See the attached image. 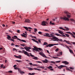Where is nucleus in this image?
<instances>
[{
  "label": "nucleus",
  "mask_w": 75,
  "mask_h": 75,
  "mask_svg": "<svg viewBox=\"0 0 75 75\" xmlns=\"http://www.w3.org/2000/svg\"><path fill=\"white\" fill-rule=\"evenodd\" d=\"M45 36L48 37H51L50 38V39L53 40H52V41H61L60 40L58 39V38L55 37V36H54V35L52 34H50V35L48 33H46L45 35Z\"/></svg>",
  "instance_id": "1"
},
{
  "label": "nucleus",
  "mask_w": 75,
  "mask_h": 75,
  "mask_svg": "<svg viewBox=\"0 0 75 75\" xmlns=\"http://www.w3.org/2000/svg\"><path fill=\"white\" fill-rule=\"evenodd\" d=\"M24 28H25V30H26V31H28L29 32H31V30H32L33 28L30 27H23Z\"/></svg>",
  "instance_id": "2"
},
{
  "label": "nucleus",
  "mask_w": 75,
  "mask_h": 75,
  "mask_svg": "<svg viewBox=\"0 0 75 75\" xmlns=\"http://www.w3.org/2000/svg\"><path fill=\"white\" fill-rule=\"evenodd\" d=\"M60 19L63 20L65 21H69V19L66 16H64L63 17H61L60 18Z\"/></svg>",
  "instance_id": "3"
},
{
  "label": "nucleus",
  "mask_w": 75,
  "mask_h": 75,
  "mask_svg": "<svg viewBox=\"0 0 75 75\" xmlns=\"http://www.w3.org/2000/svg\"><path fill=\"white\" fill-rule=\"evenodd\" d=\"M56 66H57V68L60 69H61L63 67H67V66L62 65H61L59 66H58V65H56Z\"/></svg>",
  "instance_id": "4"
},
{
  "label": "nucleus",
  "mask_w": 75,
  "mask_h": 75,
  "mask_svg": "<svg viewBox=\"0 0 75 75\" xmlns=\"http://www.w3.org/2000/svg\"><path fill=\"white\" fill-rule=\"evenodd\" d=\"M64 13H65V14H67L66 15L67 16V17H68V18H70V17H71V15H69V13L67 11H64Z\"/></svg>",
  "instance_id": "5"
},
{
  "label": "nucleus",
  "mask_w": 75,
  "mask_h": 75,
  "mask_svg": "<svg viewBox=\"0 0 75 75\" xmlns=\"http://www.w3.org/2000/svg\"><path fill=\"white\" fill-rule=\"evenodd\" d=\"M39 54H40V55H42V57H45V58H49L48 57H47V56H45V55L44 54L42 53L41 52L39 53Z\"/></svg>",
  "instance_id": "6"
},
{
  "label": "nucleus",
  "mask_w": 75,
  "mask_h": 75,
  "mask_svg": "<svg viewBox=\"0 0 75 75\" xmlns=\"http://www.w3.org/2000/svg\"><path fill=\"white\" fill-rule=\"evenodd\" d=\"M46 47H52L53 46V44H47L46 45Z\"/></svg>",
  "instance_id": "7"
},
{
  "label": "nucleus",
  "mask_w": 75,
  "mask_h": 75,
  "mask_svg": "<svg viewBox=\"0 0 75 75\" xmlns=\"http://www.w3.org/2000/svg\"><path fill=\"white\" fill-rule=\"evenodd\" d=\"M12 38L13 39H14V40H16V39L18 40H20V39L18 38V37H17V36H14L13 37H12Z\"/></svg>",
  "instance_id": "8"
},
{
  "label": "nucleus",
  "mask_w": 75,
  "mask_h": 75,
  "mask_svg": "<svg viewBox=\"0 0 75 75\" xmlns=\"http://www.w3.org/2000/svg\"><path fill=\"white\" fill-rule=\"evenodd\" d=\"M14 57L17 58H18L19 59H21L22 58H21V56L19 55V56H17L16 55H14Z\"/></svg>",
  "instance_id": "9"
},
{
  "label": "nucleus",
  "mask_w": 75,
  "mask_h": 75,
  "mask_svg": "<svg viewBox=\"0 0 75 75\" xmlns=\"http://www.w3.org/2000/svg\"><path fill=\"white\" fill-rule=\"evenodd\" d=\"M42 25H43V26H45V25H46V22L45 21H43L42 22Z\"/></svg>",
  "instance_id": "10"
},
{
  "label": "nucleus",
  "mask_w": 75,
  "mask_h": 75,
  "mask_svg": "<svg viewBox=\"0 0 75 75\" xmlns=\"http://www.w3.org/2000/svg\"><path fill=\"white\" fill-rule=\"evenodd\" d=\"M33 50H34V51H36L39 52V50H37V47H34V48H33Z\"/></svg>",
  "instance_id": "11"
},
{
  "label": "nucleus",
  "mask_w": 75,
  "mask_h": 75,
  "mask_svg": "<svg viewBox=\"0 0 75 75\" xmlns=\"http://www.w3.org/2000/svg\"><path fill=\"white\" fill-rule=\"evenodd\" d=\"M62 62V63H63V64H65V65H68V64H69V62H67V61Z\"/></svg>",
  "instance_id": "12"
},
{
  "label": "nucleus",
  "mask_w": 75,
  "mask_h": 75,
  "mask_svg": "<svg viewBox=\"0 0 75 75\" xmlns=\"http://www.w3.org/2000/svg\"><path fill=\"white\" fill-rule=\"evenodd\" d=\"M25 23H30L31 21L29 19H25Z\"/></svg>",
  "instance_id": "13"
},
{
  "label": "nucleus",
  "mask_w": 75,
  "mask_h": 75,
  "mask_svg": "<svg viewBox=\"0 0 75 75\" xmlns=\"http://www.w3.org/2000/svg\"><path fill=\"white\" fill-rule=\"evenodd\" d=\"M64 42H66L67 44H69L70 45H71V43L69 42H69V41H67L66 40H64Z\"/></svg>",
  "instance_id": "14"
},
{
  "label": "nucleus",
  "mask_w": 75,
  "mask_h": 75,
  "mask_svg": "<svg viewBox=\"0 0 75 75\" xmlns=\"http://www.w3.org/2000/svg\"><path fill=\"white\" fill-rule=\"evenodd\" d=\"M64 28L66 29H64V31H69V28L67 27H65Z\"/></svg>",
  "instance_id": "15"
},
{
  "label": "nucleus",
  "mask_w": 75,
  "mask_h": 75,
  "mask_svg": "<svg viewBox=\"0 0 75 75\" xmlns=\"http://www.w3.org/2000/svg\"><path fill=\"white\" fill-rule=\"evenodd\" d=\"M42 62H44L45 63H48V60L47 59H45V60L42 61Z\"/></svg>",
  "instance_id": "16"
},
{
  "label": "nucleus",
  "mask_w": 75,
  "mask_h": 75,
  "mask_svg": "<svg viewBox=\"0 0 75 75\" xmlns=\"http://www.w3.org/2000/svg\"><path fill=\"white\" fill-rule=\"evenodd\" d=\"M58 33H59L61 34H64V33H63V32L61 31L60 30H58Z\"/></svg>",
  "instance_id": "17"
},
{
  "label": "nucleus",
  "mask_w": 75,
  "mask_h": 75,
  "mask_svg": "<svg viewBox=\"0 0 75 75\" xmlns=\"http://www.w3.org/2000/svg\"><path fill=\"white\" fill-rule=\"evenodd\" d=\"M22 53H23L25 54V53L26 54V53H27V52L25 51L24 50H22Z\"/></svg>",
  "instance_id": "18"
},
{
  "label": "nucleus",
  "mask_w": 75,
  "mask_h": 75,
  "mask_svg": "<svg viewBox=\"0 0 75 75\" xmlns=\"http://www.w3.org/2000/svg\"><path fill=\"white\" fill-rule=\"evenodd\" d=\"M19 41H22V42H26V41L25 40H21L20 39H19Z\"/></svg>",
  "instance_id": "19"
},
{
  "label": "nucleus",
  "mask_w": 75,
  "mask_h": 75,
  "mask_svg": "<svg viewBox=\"0 0 75 75\" xmlns=\"http://www.w3.org/2000/svg\"><path fill=\"white\" fill-rule=\"evenodd\" d=\"M35 73H32V74L30 73H28V75H35Z\"/></svg>",
  "instance_id": "20"
},
{
  "label": "nucleus",
  "mask_w": 75,
  "mask_h": 75,
  "mask_svg": "<svg viewBox=\"0 0 75 75\" xmlns=\"http://www.w3.org/2000/svg\"><path fill=\"white\" fill-rule=\"evenodd\" d=\"M69 51L71 54H72H72H74V52H73L72 50H71L69 49Z\"/></svg>",
  "instance_id": "21"
},
{
  "label": "nucleus",
  "mask_w": 75,
  "mask_h": 75,
  "mask_svg": "<svg viewBox=\"0 0 75 75\" xmlns=\"http://www.w3.org/2000/svg\"><path fill=\"white\" fill-rule=\"evenodd\" d=\"M33 59H35L36 60H37V59H38V57H34L33 58Z\"/></svg>",
  "instance_id": "22"
},
{
  "label": "nucleus",
  "mask_w": 75,
  "mask_h": 75,
  "mask_svg": "<svg viewBox=\"0 0 75 75\" xmlns=\"http://www.w3.org/2000/svg\"><path fill=\"white\" fill-rule=\"evenodd\" d=\"M7 36L8 37L7 38V39H11V37H10V36L9 35H7Z\"/></svg>",
  "instance_id": "23"
},
{
  "label": "nucleus",
  "mask_w": 75,
  "mask_h": 75,
  "mask_svg": "<svg viewBox=\"0 0 75 75\" xmlns=\"http://www.w3.org/2000/svg\"><path fill=\"white\" fill-rule=\"evenodd\" d=\"M25 55H27V56H28V57H30V55H29V54H28V52H27V53H25Z\"/></svg>",
  "instance_id": "24"
},
{
  "label": "nucleus",
  "mask_w": 75,
  "mask_h": 75,
  "mask_svg": "<svg viewBox=\"0 0 75 75\" xmlns=\"http://www.w3.org/2000/svg\"><path fill=\"white\" fill-rule=\"evenodd\" d=\"M27 68L28 69H29V70H31V71H32V70H33L34 69L31 68V67H27Z\"/></svg>",
  "instance_id": "25"
},
{
  "label": "nucleus",
  "mask_w": 75,
  "mask_h": 75,
  "mask_svg": "<svg viewBox=\"0 0 75 75\" xmlns=\"http://www.w3.org/2000/svg\"><path fill=\"white\" fill-rule=\"evenodd\" d=\"M50 57H52V58H53L54 59H57V58H58V57H51V55H48Z\"/></svg>",
  "instance_id": "26"
},
{
  "label": "nucleus",
  "mask_w": 75,
  "mask_h": 75,
  "mask_svg": "<svg viewBox=\"0 0 75 75\" xmlns=\"http://www.w3.org/2000/svg\"><path fill=\"white\" fill-rule=\"evenodd\" d=\"M50 64L52 63V64H55V62H54L51 61V62H50Z\"/></svg>",
  "instance_id": "27"
},
{
  "label": "nucleus",
  "mask_w": 75,
  "mask_h": 75,
  "mask_svg": "<svg viewBox=\"0 0 75 75\" xmlns=\"http://www.w3.org/2000/svg\"><path fill=\"white\" fill-rule=\"evenodd\" d=\"M50 24L51 25H55V23H52V22L50 21Z\"/></svg>",
  "instance_id": "28"
},
{
  "label": "nucleus",
  "mask_w": 75,
  "mask_h": 75,
  "mask_svg": "<svg viewBox=\"0 0 75 75\" xmlns=\"http://www.w3.org/2000/svg\"><path fill=\"white\" fill-rule=\"evenodd\" d=\"M55 35H57V36H59V37H61V35L59 34H58L57 33H56Z\"/></svg>",
  "instance_id": "29"
},
{
  "label": "nucleus",
  "mask_w": 75,
  "mask_h": 75,
  "mask_svg": "<svg viewBox=\"0 0 75 75\" xmlns=\"http://www.w3.org/2000/svg\"><path fill=\"white\" fill-rule=\"evenodd\" d=\"M13 51H16V52H18V51H17V50L16 49L13 48Z\"/></svg>",
  "instance_id": "30"
},
{
  "label": "nucleus",
  "mask_w": 75,
  "mask_h": 75,
  "mask_svg": "<svg viewBox=\"0 0 75 75\" xmlns=\"http://www.w3.org/2000/svg\"><path fill=\"white\" fill-rule=\"evenodd\" d=\"M70 20H71V21H73V22H74V23H75V20H74V19H70Z\"/></svg>",
  "instance_id": "31"
},
{
  "label": "nucleus",
  "mask_w": 75,
  "mask_h": 75,
  "mask_svg": "<svg viewBox=\"0 0 75 75\" xmlns=\"http://www.w3.org/2000/svg\"><path fill=\"white\" fill-rule=\"evenodd\" d=\"M47 68H48V69H51V68H52V67L51 66H49V67H47Z\"/></svg>",
  "instance_id": "32"
},
{
  "label": "nucleus",
  "mask_w": 75,
  "mask_h": 75,
  "mask_svg": "<svg viewBox=\"0 0 75 75\" xmlns=\"http://www.w3.org/2000/svg\"><path fill=\"white\" fill-rule=\"evenodd\" d=\"M19 72H20V74H24V72L23 71H21L20 70L19 71Z\"/></svg>",
  "instance_id": "33"
},
{
  "label": "nucleus",
  "mask_w": 75,
  "mask_h": 75,
  "mask_svg": "<svg viewBox=\"0 0 75 75\" xmlns=\"http://www.w3.org/2000/svg\"><path fill=\"white\" fill-rule=\"evenodd\" d=\"M37 49L38 50H40V51H42V49L40 48H38L37 47Z\"/></svg>",
  "instance_id": "34"
},
{
  "label": "nucleus",
  "mask_w": 75,
  "mask_h": 75,
  "mask_svg": "<svg viewBox=\"0 0 75 75\" xmlns=\"http://www.w3.org/2000/svg\"><path fill=\"white\" fill-rule=\"evenodd\" d=\"M21 35H22V37H24L25 38H26V37H27V36H25V35L23 34H21Z\"/></svg>",
  "instance_id": "35"
},
{
  "label": "nucleus",
  "mask_w": 75,
  "mask_h": 75,
  "mask_svg": "<svg viewBox=\"0 0 75 75\" xmlns=\"http://www.w3.org/2000/svg\"><path fill=\"white\" fill-rule=\"evenodd\" d=\"M47 44H48V43L46 42H44L43 44V45H47Z\"/></svg>",
  "instance_id": "36"
},
{
  "label": "nucleus",
  "mask_w": 75,
  "mask_h": 75,
  "mask_svg": "<svg viewBox=\"0 0 75 75\" xmlns=\"http://www.w3.org/2000/svg\"><path fill=\"white\" fill-rule=\"evenodd\" d=\"M34 69H35V70H37L38 71H40V69L38 68H34Z\"/></svg>",
  "instance_id": "37"
},
{
  "label": "nucleus",
  "mask_w": 75,
  "mask_h": 75,
  "mask_svg": "<svg viewBox=\"0 0 75 75\" xmlns=\"http://www.w3.org/2000/svg\"><path fill=\"white\" fill-rule=\"evenodd\" d=\"M15 61H16V62H21V61L20 60H16Z\"/></svg>",
  "instance_id": "38"
},
{
  "label": "nucleus",
  "mask_w": 75,
  "mask_h": 75,
  "mask_svg": "<svg viewBox=\"0 0 75 75\" xmlns=\"http://www.w3.org/2000/svg\"><path fill=\"white\" fill-rule=\"evenodd\" d=\"M67 33H68L69 34H70V35H73V34H72V33H71V32H67Z\"/></svg>",
  "instance_id": "39"
},
{
  "label": "nucleus",
  "mask_w": 75,
  "mask_h": 75,
  "mask_svg": "<svg viewBox=\"0 0 75 75\" xmlns=\"http://www.w3.org/2000/svg\"><path fill=\"white\" fill-rule=\"evenodd\" d=\"M34 32H35V33H36V32L37 31H38L37 29L36 28L34 29Z\"/></svg>",
  "instance_id": "40"
},
{
  "label": "nucleus",
  "mask_w": 75,
  "mask_h": 75,
  "mask_svg": "<svg viewBox=\"0 0 75 75\" xmlns=\"http://www.w3.org/2000/svg\"><path fill=\"white\" fill-rule=\"evenodd\" d=\"M8 72L9 73H10V74H12V73H13V71H8Z\"/></svg>",
  "instance_id": "41"
},
{
  "label": "nucleus",
  "mask_w": 75,
  "mask_h": 75,
  "mask_svg": "<svg viewBox=\"0 0 75 75\" xmlns=\"http://www.w3.org/2000/svg\"><path fill=\"white\" fill-rule=\"evenodd\" d=\"M59 28H60V30H64H64H65V29H63L61 27H60Z\"/></svg>",
  "instance_id": "42"
},
{
  "label": "nucleus",
  "mask_w": 75,
  "mask_h": 75,
  "mask_svg": "<svg viewBox=\"0 0 75 75\" xmlns=\"http://www.w3.org/2000/svg\"><path fill=\"white\" fill-rule=\"evenodd\" d=\"M61 37H66V36L64 35L63 34L62 35H61Z\"/></svg>",
  "instance_id": "43"
},
{
  "label": "nucleus",
  "mask_w": 75,
  "mask_h": 75,
  "mask_svg": "<svg viewBox=\"0 0 75 75\" xmlns=\"http://www.w3.org/2000/svg\"><path fill=\"white\" fill-rule=\"evenodd\" d=\"M60 62H61V61L59 60V61H56L55 62H56L57 63H59Z\"/></svg>",
  "instance_id": "44"
},
{
  "label": "nucleus",
  "mask_w": 75,
  "mask_h": 75,
  "mask_svg": "<svg viewBox=\"0 0 75 75\" xmlns=\"http://www.w3.org/2000/svg\"><path fill=\"white\" fill-rule=\"evenodd\" d=\"M59 45V44L58 43L53 44V46H54V45Z\"/></svg>",
  "instance_id": "45"
},
{
  "label": "nucleus",
  "mask_w": 75,
  "mask_h": 75,
  "mask_svg": "<svg viewBox=\"0 0 75 75\" xmlns=\"http://www.w3.org/2000/svg\"><path fill=\"white\" fill-rule=\"evenodd\" d=\"M39 67L41 68H42V69H44V68H45V67Z\"/></svg>",
  "instance_id": "46"
},
{
  "label": "nucleus",
  "mask_w": 75,
  "mask_h": 75,
  "mask_svg": "<svg viewBox=\"0 0 75 75\" xmlns=\"http://www.w3.org/2000/svg\"><path fill=\"white\" fill-rule=\"evenodd\" d=\"M33 66H38V65H37V64H33Z\"/></svg>",
  "instance_id": "47"
},
{
  "label": "nucleus",
  "mask_w": 75,
  "mask_h": 75,
  "mask_svg": "<svg viewBox=\"0 0 75 75\" xmlns=\"http://www.w3.org/2000/svg\"><path fill=\"white\" fill-rule=\"evenodd\" d=\"M38 34H42V32H38Z\"/></svg>",
  "instance_id": "48"
},
{
  "label": "nucleus",
  "mask_w": 75,
  "mask_h": 75,
  "mask_svg": "<svg viewBox=\"0 0 75 75\" xmlns=\"http://www.w3.org/2000/svg\"><path fill=\"white\" fill-rule=\"evenodd\" d=\"M25 50H26L27 51H28L29 50L27 48H25Z\"/></svg>",
  "instance_id": "49"
},
{
  "label": "nucleus",
  "mask_w": 75,
  "mask_h": 75,
  "mask_svg": "<svg viewBox=\"0 0 75 75\" xmlns=\"http://www.w3.org/2000/svg\"><path fill=\"white\" fill-rule=\"evenodd\" d=\"M65 34L66 36H67V37H69V35H68L67 34Z\"/></svg>",
  "instance_id": "50"
},
{
  "label": "nucleus",
  "mask_w": 75,
  "mask_h": 75,
  "mask_svg": "<svg viewBox=\"0 0 75 75\" xmlns=\"http://www.w3.org/2000/svg\"><path fill=\"white\" fill-rule=\"evenodd\" d=\"M15 46L16 47H19V46L18 45H15Z\"/></svg>",
  "instance_id": "51"
},
{
  "label": "nucleus",
  "mask_w": 75,
  "mask_h": 75,
  "mask_svg": "<svg viewBox=\"0 0 75 75\" xmlns=\"http://www.w3.org/2000/svg\"><path fill=\"white\" fill-rule=\"evenodd\" d=\"M30 57H34V55H30Z\"/></svg>",
  "instance_id": "52"
},
{
  "label": "nucleus",
  "mask_w": 75,
  "mask_h": 75,
  "mask_svg": "<svg viewBox=\"0 0 75 75\" xmlns=\"http://www.w3.org/2000/svg\"><path fill=\"white\" fill-rule=\"evenodd\" d=\"M45 31H47V32H49V31L48 30H47L46 29L45 30Z\"/></svg>",
  "instance_id": "53"
},
{
  "label": "nucleus",
  "mask_w": 75,
  "mask_h": 75,
  "mask_svg": "<svg viewBox=\"0 0 75 75\" xmlns=\"http://www.w3.org/2000/svg\"><path fill=\"white\" fill-rule=\"evenodd\" d=\"M21 46H23V47H24V46H25V45L23 44H21Z\"/></svg>",
  "instance_id": "54"
},
{
  "label": "nucleus",
  "mask_w": 75,
  "mask_h": 75,
  "mask_svg": "<svg viewBox=\"0 0 75 75\" xmlns=\"http://www.w3.org/2000/svg\"><path fill=\"white\" fill-rule=\"evenodd\" d=\"M31 40H32V41H33L34 42H35V40H34V39H32Z\"/></svg>",
  "instance_id": "55"
},
{
  "label": "nucleus",
  "mask_w": 75,
  "mask_h": 75,
  "mask_svg": "<svg viewBox=\"0 0 75 75\" xmlns=\"http://www.w3.org/2000/svg\"><path fill=\"white\" fill-rule=\"evenodd\" d=\"M60 55H62V52H60Z\"/></svg>",
  "instance_id": "56"
},
{
  "label": "nucleus",
  "mask_w": 75,
  "mask_h": 75,
  "mask_svg": "<svg viewBox=\"0 0 75 75\" xmlns=\"http://www.w3.org/2000/svg\"><path fill=\"white\" fill-rule=\"evenodd\" d=\"M1 68H3V64H2L1 66Z\"/></svg>",
  "instance_id": "57"
},
{
  "label": "nucleus",
  "mask_w": 75,
  "mask_h": 75,
  "mask_svg": "<svg viewBox=\"0 0 75 75\" xmlns=\"http://www.w3.org/2000/svg\"><path fill=\"white\" fill-rule=\"evenodd\" d=\"M55 51L56 52H57V51H58V49H57L55 50Z\"/></svg>",
  "instance_id": "58"
},
{
  "label": "nucleus",
  "mask_w": 75,
  "mask_h": 75,
  "mask_svg": "<svg viewBox=\"0 0 75 75\" xmlns=\"http://www.w3.org/2000/svg\"><path fill=\"white\" fill-rule=\"evenodd\" d=\"M35 42H37V44H38V42L37 40H35Z\"/></svg>",
  "instance_id": "59"
},
{
  "label": "nucleus",
  "mask_w": 75,
  "mask_h": 75,
  "mask_svg": "<svg viewBox=\"0 0 75 75\" xmlns=\"http://www.w3.org/2000/svg\"><path fill=\"white\" fill-rule=\"evenodd\" d=\"M29 64H30V65H33V63H29Z\"/></svg>",
  "instance_id": "60"
},
{
  "label": "nucleus",
  "mask_w": 75,
  "mask_h": 75,
  "mask_svg": "<svg viewBox=\"0 0 75 75\" xmlns=\"http://www.w3.org/2000/svg\"><path fill=\"white\" fill-rule=\"evenodd\" d=\"M50 71H54V69H50Z\"/></svg>",
  "instance_id": "61"
},
{
  "label": "nucleus",
  "mask_w": 75,
  "mask_h": 75,
  "mask_svg": "<svg viewBox=\"0 0 75 75\" xmlns=\"http://www.w3.org/2000/svg\"><path fill=\"white\" fill-rule=\"evenodd\" d=\"M17 32L18 33H20V31L19 30H18L17 31Z\"/></svg>",
  "instance_id": "62"
},
{
  "label": "nucleus",
  "mask_w": 75,
  "mask_h": 75,
  "mask_svg": "<svg viewBox=\"0 0 75 75\" xmlns=\"http://www.w3.org/2000/svg\"><path fill=\"white\" fill-rule=\"evenodd\" d=\"M70 69H74V68H73L72 67H70Z\"/></svg>",
  "instance_id": "63"
},
{
  "label": "nucleus",
  "mask_w": 75,
  "mask_h": 75,
  "mask_svg": "<svg viewBox=\"0 0 75 75\" xmlns=\"http://www.w3.org/2000/svg\"><path fill=\"white\" fill-rule=\"evenodd\" d=\"M72 37H74V38H75V36H74V34H73V35H72Z\"/></svg>",
  "instance_id": "64"
}]
</instances>
